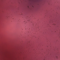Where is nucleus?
Listing matches in <instances>:
<instances>
[{
  "label": "nucleus",
  "instance_id": "obj_2",
  "mask_svg": "<svg viewBox=\"0 0 60 60\" xmlns=\"http://www.w3.org/2000/svg\"><path fill=\"white\" fill-rule=\"evenodd\" d=\"M30 20H28V21H29Z\"/></svg>",
  "mask_w": 60,
  "mask_h": 60
},
{
  "label": "nucleus",
  "instance_id": "obj_1",
  "mask_svg": "<svg viewBox=\"0 0 60 60\" xmlns=\"http://www.w3.org/2000/svg\"><path fill=\"white\" fill-rule=\"evenodd\" d=\"M56 58H58V57L57 56V57H56Z\"/></svg>",
  "mask_w": 60,
  "mask_h": 60
}]
</instances>
